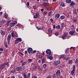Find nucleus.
<instances>
[{
  "instance_id": "9b49d317",
  "label": "nucleus",
  "mask_w": 78,
  "mask_h": 78,
  "mask_svg": "<svg viewBox=\"0 0 78 78\" xmlns=\"http://www.w3.org/2000/svg\"><path fill=\"white\" fill-rule=\"evenodd\" d=\"M61 75V71L59 70H58L56 72V73L55 74V76H60V75Z\"/></svg>"
},
{
  "instance_id": "412c9836",
  "label": "nucleus",
  "mask_w": 78,
  "mask_h": 78,
  "mask_svg": "<svg viewBox=\"0 0 78 78\" xmlns=\"http://www.w3.org/2000/svg\"><path fill=\"white\" fill-rule=\"evenodd\" d=\"M56 29H58V30H60V29H61V26H60V25H59V24L56 26Z\"/></svg>"
},
{
  "instance_id": "774afa93",
  "label": "nucleus",
  "mask_w": 78,
  "mask_h": 78,
  "mask_svg": "<svg viewBox=\"0 0 78 78\" xmlns=\"http://www.w3.org/2000/svg\"><path fill=\"white\" fill-rule=\"evenodd\" d=\"M11 78H15V76H12L11 77Z\"/></svg>"
},
{
  "instance_id": "5fc2aeb1",
  "label": "nucleus",
  "mask_w": 78,
  "mask_h": 78,
  "mask_svg": "<svg viewBox=\"0 0 78 78\" xmlns=\"http://www.w3.org/2000/svg\"><path fill=\"white\" fill-rule=\"evenodd\" d=\"M18 77L19 78H22V76H21L20 75H18Z\"/></svg>"
},
{
  "instance_id": "f03ea898",
  "label": "nucleus",
  "mask_w": 78,
  "mask_h": 78,
  "mask_svg": "<svg viewBox=\"0 0 78 78\" xmlns=\"http://www.w3.org/2000/svg\"><path fill=\"white\" fill-rule=\"evenodd\" d=\"M23 76L24 77V78H30V76H31V73H29L27 74L25 73H24L23 74Z\"/></svg>"
},
{
  "instance_id": "13d9d810",
  "label": "nucleus",
  "mask_w": 78,
  "mask_h": 78,
  "mask_svg": "<svg viewBox=\"0 0 78 78\" xmlns=\"http://www.w3.org/2000/svg\"><path fill=\"white\" fill-rule=\"evenodd\" d=\"M36 50L34 51H33V54L34 53H36Z\"/></svg>"
},
{
  "instance_id": "6ab92c4d",
  "label": "nucleus",
  "mask_w": 78,
  "mask_h": 78,
  "mask_svg": "<svg viewBox=\"0 0 78 78\" xmlns=\"http://www.w3.org/2000/svg\"><path fill=\"white\" fill-rule=\"evenodd\" d=\"M1 33L2 36H4L5 34V32L2 30L1 31Z\"/></svg>"
},
{
  "instance_id": "79ce46f5",
  "label": "nucleus",
  "mask_w": 78,
  "mask_h": 78,
  "mask_svg": "<svg viewBox=\"0 0 78 78\" xmlns=\"http://www.w3.org/2000/svg\"><path fill=\"white\" fill-rule=\"evenodd\" d=\"M77 21V20H76V19H74L73 20V22H74V23H75Z\"/></svg>"
},
{
  "instance_id": "c03bdc74",
  "label": "nucleus",
  "mask_w": 78,
  "mask_h": 78,
  "mask_svg": "<svg viewBox=\"0 0 78 78\" xmlns=\"http://www.w3.org/2000/svg\"><path fill=\"white\" fill-rule=\"evenodd\" d=\"M38 69L39 71H42V69L41 68V67H38Z\"/></svg>"
},
{
  "instance_id": "6e6552de",
  "label": "nucleus",
  "mask_w": 78,
  "mask_h": 78,
  "mask_svg": "<svg viewBox=\"0 0 78 78\" xmlns=\"http://www.w3.org/2000/svg\"><path fill=\"white\" fill-rule=\"evenodd\" d=\"M60 64V61L58 60L55 61L54 63V66H56Z\"/></svg>"
},
{
  "instance_id": "bf43d9fd",
  "label": "nucleus",
  "mask_w": 78,
  "mask_h": 78,
  "mask_svg": "<svg viewBox=\"0 0 78 78\" xmlns=\"http://www.w3.org/2000/svg\"><path fill=\"white\" fill-rule=\"evenodd\" d=\"M25 54H27V53H28V52L27 51H25Z\"/></svg>"
},
{
  "instance_id": "4d7b16f0",
  "label": "nucleus",
  "mask_w": 78,
  "mask_h": 78,
  "mask_svg": "<svg viewBox=\"0 0 78 78\" xmlns=\"http://www.w3.org/2000/svg\"><path fill=\"white\" fill-rule=\"evenodd\" d=\"M53 28L54 29H55V28H56V26H55V25H53Z\"/></svg>"
},
{
  "instance_id": "a19ab883",
  "label": "nucleus",
  "mask_w": 78,
  "mask_h": 78,
  "mask_svg": "<svg viewBox=\"0 0 78 78\" xmlns=\"http://www.w3.org/2000/svg\"><path fill=\"white\" fill-rule=\"evenodd\" d=\"M48 58L50 59L51 60L53 59V58L51 56L49 57Z\"/></svg>"
},
{
  "instance_id": "e2e57ef3",
  "label": "nucleus",
  "mask_w": 78,
  "mask_h": 78,
  "mask_svg": "<svg viewBox=\"0 0 78 78\" xmlns=\"http://www.w3.org/2000/svg\"><path fill=\"white\" fill-rule=\"evenodd\" d=\"M68 58H66L65 60H66V61H68Z\"/></svg>"
},
{
  "instance_id": "4468645a",
  "label": "nucleus",
  "mask_w": 78,
  "mask_h": 78,
  "mask_svg": "<svg viewBox=\"0 0 78 78\" xmlns=\"http://www.w3.org/2000/svg\"><path fill=\"white\" fill-rule=\"evenodd\" d=\"M75 30H72L71 31H70L69 32V34H71V35H73L75 34Z\"/></svg>"
},
{
  "instance_id": "ea45409f",
  "label": "nucleus",
  "mask_w": 78,
  "mask_h": 78,
  "mask_svg": "<svg viewBox=\"0 0 78 78\" xmlns=\"http://www.w3.org/2000/svg\"><path fill=\"white\" fill-rule=\"evenodd\" d=\"M59 34V33H58V32H56L55 33V36H58Z\"/></svg>"
},
{
  "instance_id": "2f4dec72",
  "label": "nucleus",
  "mask_w": 78,
  "mask_h": 78,
  "mask_svg": "<svg viewBox=\"0 0 78 78\" xmlns=\"http://www.w3.org/2000/svg\"><path fill=\"white\" fill-rule=\"evenodd\" d=\"M11 20H9V21H7V26H8L9 25V23H10V22H11Z\"/></svg>"
},
{
  "instance_id": "423d86ee",
  "label": "nucleus",
  "mask_w": 78,
  "mask_h": 78,
  "mask_svg": "<svg viewBox=\"0 0 78 78\" xmlns=\"http://www.w3.org/2000/svg\"><path fill=\"white\" fill-rule=\"evenodd\" d=\"M75 65H73V69L71 71V75H72L73 76V75H74L75 73Z\"/></svg>"
},
{
  "instance_id": "052dcab7",
  "label": "nucleus",
  "mask_w": 78,
  "mask_h": 78,
  "mask_svg": "<svg viewBox=\"0 0 78 78\" xmlns=\"http://www.w3.org/2000/svg\"><path fill=\"white\" fill-rule=\"evenodd\" d=\"M3 14V12H0V16H1V15Z\"/></svg>"
},
{
  "instance_id": "bb28decb",
  "label": "nucleus",
  "mask_w": 78,
  "mask_h": 78,
  "mask_svg": "<svg viewBox=\"0 0 78 78\" xmlns=\"http://www.w3.org/2000/svg\"><path fill=\"white\" fill-rule=\"evenodd\" d=\"M61 58H63V59H65V58H66V56H65L64 55H61Z\"/></svg>"
},
{
  "instance_id": "aec40b11",
  "label": "nucleus",
  "mask_w": 78,
  "mask_h": 78,
  "mask_svg": "<svg viewBox=\"0 0 78 78\" xmlns=\"http://www.w3.org/2000/svg\"><path fill=\"white\" fill-rule=\"evenodd\" d=\"M36 28L37 29V30H41L42 29V30H44V27H36Z\"/></svg>"
},
{
  "instance_id": "c9c22d12",
  "label": "nucleus",
  "mask_w": 78,
  "mask_h": 78,
  "mask_svg": "<svg viewBox=\"0 0 78 78\" xmlns=\"http://www.w3.org/2000/svg\"><path fill=\"white\" fill-rule=\"evenodd\" d=\"M72 60H69V64H72Z\"/></svg>"
},
{
  "instance_id": "ddd939ff",
  "label": "nucleus",
  "mask_w": 78,
  "mask_h": 78,
  "mask_svg": "<svg viewBox=\"0 0 78 78\" xmlns=\"http://www.w3.org/2000/svg\"><path fill=\"white\" fill-rule=\"evenodd\" d=\"M67 33L66 32L65 33H64V34L62 37V39H64L65 38H66V37H67Z\"/></svg>"
},
{
  "instance_id": "393cba45",
  "label": "nucleus",
  "mask_w": 78,
  "mask_h": 78,
  "mask_svg": "<svg viewBox=\"0 0 78 78\" xmlns=\"http://www.w3.org/2000/svg\"><path fill=\"white\" fill-rule=\"evenodd\" d=\"M66 2L67 3H70L71 0H66Z\"/></svg>"
},
{
  "instance_id": "c85d7f7f",
  "label": "nucleus",
  "mask_w": 78,
  "mask_h": 78,
  "mask_svg": "<svg viewBox=\"0 0 78 78\" xmlns=\"http://www.w3.org/2000/svg\"><path fill=\"white\" fill-rule=\"evenodd\" d=\"M52 31L53 30H49L48 31L49 34H51V33H52Z\"/></svg>"
},
{
  "instance_id": "39448f33",
  "label": "nucleus",
  "mask_w": 78,
  "mask_h": 78,
  "mask_svg": "<svg viewBox=\"0 0 78 78\" xmlns=\"http://www.w3.org/2000/svg\"><path fill=\"white\" fill-rule=\"evenodd\" d=\"M22 41V38H18L16 40H15V43L16 44H18L19 42H21Z\"/></svg>"
},
{
  "instance_id": "864d4df0",
  "label": "nucleus",
  "mask_w": 78,
  "mask_h": 78,
  "mask_svg": "<svg viewBox=\"0 0 78 78\" xmlns=\"http://www.w3.org/2000/svg\"><path fill=\"white\" fill-rule=\"evenodd\" d=\"M70 14H68L67 15L66 17H70Z\"/></svg>"
},
{
  "instance_id": "c756f323",
  "label": "nucleus",
  "mask_w": 78,
  "mask_h": 78,
  "mask_svg": "<svg viewBox=\"0 0 78 78\" xmlns=\"http://www.w3.org/2000/svg\"><path fill=\"white\" fill-rule=\"evenodd\" d=\"M26 64H27V62H23L22 63L21 66H24V65H25Z\"/></svg>"
},
{
  "instance_id": "4be33fe9",
  "label": "nucleus",
  "mask_w": 78,
  "mask_h": 78,
  "mask_svg": "<svg viewBox=\"0 0 78 78\" xmlns=\"http://www.w3.org/2000/svg\"><path fill=\"white\" fill-rule=\"evenodd\" d=\"M53 14V12L52 11H50L49 12H48V16H51L52 14Z\"/></svg>"
},
{
  "instance_id": "b1692460",
  "label": "nucleus",
  "mask_w": 78,
  "mask_h": 78,
  "mask_svg": "<svg viewBox=\"0 0 78 78\" xmlns=\"http://www.w3.org/2000/svg\"><path fill=\"white\" fill-rule=\"evenodd\" d=\"M75 5V3H74V2H71V3L70 4V5H71V6H74Z\"/></svg>"
},
{
  "instance_id": "473e14b6",
  "label": "nucleus",
  "mask_w": 78,
  "mask_h": 78,
  "mask_svg": "<svg viewBox=\"0 0 78 78\" xmlns=\"http://www.w3.org/2000/svg\"><path fill=\"white\" fill-rule=\"evenodd\" d=\"M73 14H76V9L73 11Z\"/></svg>"
},
{
  "instance_id": "58836bf2",
  "label": "nucleus",
  "mask_w": 78,
  "mask_h": 78,
  "mask_svg": "<svg viewBox=\"0 0 78 78\" xmlns=\"http://www.w3.org/2000/svg\"><path fill=\"white\" fill-rule=\"evenodd\" d=\"M4 17L5 19H7V18H8V16L7 15V14H5L4 15Z\"/></svg>"
},
{
  "instance_id": "72a5a7b5",
  "label": "nucleus",
  "mask_w": 78,
  "mask_h": 78,
  "mask_svg": "<svg viewBox=\"0 0 78 78\" xmlns=\"http://www.w3.org/2000/svg\"><path fill=\"white\" fill-rule=\"evenodd\" d=\"M78 62V58H77L75 61V64H77Z\"/></svg>"
},
{
  "instance_id": "0e129e2a",
  "label": "nucleus",
  "mask_w": 78,
  "mask_h": 78,
  "mask_svg": "<svg viewBox=\"0 0 78 78\" xmlns=\"http://www.w3.org/2000/svg\"><path fill=\"white\" fill-rule=\"evenodd\" d=\"M44 9H41V11H42V12H43V11H44Z\"/></svg>"
},
{
  "instance_id": "a211bd4d",
  "label": "nucleus",
  "mask_w": 78,
  "mask_h": 78,
  "mask_svg": "<svg viewBox=\"0 0 78 78\" xmlns=\"http://www.w3.org/2000/svg\"><path fill=\"white\" fill-rule=\"evenodd\" d=\"M41 5L42 6H45L46 7L47 6V3L45 2H44L43 4H41Z\"/></svg>"
},
{
  "instance_id": "9d476101",
  "label": "nucleus",
  "mask_w": 78,
  "mask_h": 78,
  "mask_svg": "<svg viewBox=\"0 0 78 78\" xmlns=\"http://www.w3.org/2000/svg\"><path fill=\"white\" fill-rule=\"evenodd\" d=\"M5 66H6L5 63L2 64L0 66V69H4L5 67Z\"/></svg>"
},
{
  "instance_id": "7ed1b4c3",
  "label": "nucleus",
  "mask_w": 78,
  "mask_h": 78,
  "mask_svg": "<svg viewBox=\"0 0 78 78\" xmlns=\"http://www.w3.org/2000/svg\"><path fill=\"white\" fill-rule=\"evenodd\" d=\"M27 51L29 55H32L33 54V49L31 48H27Z\"/></svg>"
},
{
  "instance_id": "2eb2a0df",
  "label": "nucleus",
  "mask_w": 78,
  "mask_h": 78,
  "mask_svg": "<svg viewBox=\"0 0 78 78\" xmlns=\"http://www.w3.org/2000/svg\"><path fill=\"white\" fill-rule=\"evenodd\" d=\"M59 14L58 13H56L55 15V18L56 19H58L59 17Z\"/></svg>"
},
{
  "instance_id": "f3484780",
  "label": "nucleus",
  "mask_w": 78,
  "mask_h": 78,
  "mask_svg": "<svg viewBox=\"0 0 78 78\" xmlns=\"http://www.w3.org/2000/svg\"><path fill=\"white\" fill-rule=\"evenodd\" d=\"M61 27V29L62 30L63 28L65 27V24L64 23H61L60 24Z\"/></svg>"
},
{
  "instance_id": "20e7f679",
  "label": "nucleus",
  "mask_w": 78,
  "mask_h": 78,
  "mask_svg": "<svg viewBox=\"0 0 78 78\" xmlns=\"http://www.w3.org/2000/svg\"><path fill=\"white\" fill-rule=\"evenodd\" d=\"M34 19H39V12H37L35 13V15L34 16Z\"/></svg>"
},
{
  "instance_id": "8fccbe9b",
  "label": "nucleus",
  "mask_w": 78,
  "mask_h": 78,
  "mask_svg": "<svg viewBox=\"0 0 78 78\" xmlns=\"http://www.w3.org/2000/svg\"><path fill=\"white\" fill-rule=\"evenodd\" d=\"M50 20L51 22L53 23V19H50Z\"/></svg>"
},
{
  "instance_id": "69168bd1",
  "label": "nucleus",
  "mask_w": 78,
  "mask_h": 78,
  "mask_svg": "<svg viewBox=\"0 0 78 78\" xmlns=\"http://www.w3.org/2000/svg\"><path fill=\"white\" fill-rule=\"evenodd\" d=\"M33 70H36V68L35 67H34V68H33Z\"/></svg>"
},
{
  "instance_id": "603ef678",
  "label": "nucleus",
  "mask_w": 78,
  "mask_h": 78,
  "mask_svg": "<svg viewBox=\"0 0 78 78\" xmlns=\"http://www.w3.org/2000/svg\"><path fill=\"white\" fill-rule=\"evenodd\" d=\"M28 61L29 62H31V61H32V59H28Z\"/></svg>"
},
{
  "instance_id": "3c124183",
  "label": "nucleus",
  "mask_w": 78,
  "mask_h": 78,
  "mask_svg": "<svg viewBox=\"0 0 78 78\" xmlns=\"http://www.w3.org/2000/svg\"><path fill=\"white\" fill-rule=\"evenodd\" d=\"M47 12L45 11L44 12L43 14H44V15H45V14H47Z\"/></svg>"
},
{
  "instance_id": "f8f14e48",
  "label": "nucleus",
  "mask_w": 78,
  "mask_h": 78,
  "mask_svg": "<svg viewBox=\"0 0 78 78\" xmlns=\"http://www.w3.org/2000/svg\"><path fill=\"white\" fill-rule=\"evenodd\" d=\"M16 70L18 72H21V71H22V67L20 66L17 67L16 68Z\"/></svg>"
},
{
  "instance_id": "a18cd8bd",
  "label": "nucleus",
  "mask_w": 78,
  "mask_h": 78,
  "mask_svg": "<svg viewBox=\"0 0 78 78\" xmlns=\"http://www.w3.org/2000/svg\"><path fill=\"white\" fill-rule=\"evenodd\" d=\"M38 58H43V56H42L41 55H38Z\"/></svg>"
},
{
  "instance_id": "4c0bfd02",
  "label": "nucleus",
  "mask_w": 78,
  "mask_h": 78,
  "mask_svg": "<svg viewBox=\"0 0 78 78\" xmlns=\"http://www.w3.org/2000/svg\"><path fill=\"white\" fill-rule=\"evenodd\" d=\"M7 55H8V52H5L4 53V56H7Z\"/></svg>"
},
{
  "instance_id": "6e6d98bb",
  "label": "nucleus",
  "mask_w": 78,
  "mask_h": 78,
  "mask_svg": "<svg viewBox=\"0 0 78 78\" xmlns=\"http://www.w3.org/2000/svg\"><path fill=\"white\" fill-rule=\"evenodd\" d=\"M20 54V55H22V56H23V53H22L21 52H19Z\"/></svg>"
},
{
  "instance_id": "680f3d73",
  "label": "nucleus",
  "mask_w": 78,
  "mask_h": 78,
  "mask_svg": "<svg viewBox=\"0 0 78 78\" xmlns=\"http://www.w3.org/2000/svg\"><path fill=\"white\" fill-rule=\"evenodd\" d=\"M0 51H3V49L2 48H0Z\"/></svg>"
},
{
  "instance_id": "7c9ffc66",
  "label": "nucleus",
  "mask_w": 78,
  "mask_h": 78,
  "mask_svg": "<svg viewBox=\"0 0 78 78\" xmlns=\"http://www.w3.org/2000/svg\"><path fill=\"white\" fill-rule=\"evenodd\" d=\"M15 69L14 68L11 71V73H14V72H15Z\"/></svg>"
},
{
  "instance_id": "dca6fc26",
  "label": "nucleus",
  "mask_w": 78,
  "mask_h": 78,
  "mask_svg": "<svg viewBox=\"0 0 78 78\" xmlns=\"http://www.w3.org/2000/svg\"><path fill=\"white\" fill-rule=\"evenodd\" d=\"M59 5L62 6V7H64L65 6V5H64V3H63L62 2H60L59 3Z\"/></svg>"
},
{
  "instance_id": "de8ad7c7",
  "label": "nucleus",
  "mask_w": 78,
  "mask_h": 78,
  "mask_svg": "<svg viewBox=\"0 0 78 78\" xmlns=\"http://www.w3.org/2000/svg\"><path fill=\"white\" fill-rule=\"evenodd\" d=\"M4 45L6 48H7V47H8V45H7V44L6 43H5Z\"/></svg>"
},
{
  "instance_id": "e433bc0d",
  "label": "nucleus",
  "mask_w": 78,
  "mask_h": 78,
  "mask_svg": "<svg viewBox=\"0 0 78 78\" xmlns=\"http://www.w3.org/2000/svg\"><path fill=\"white\" fill-rule=\"evenodd\" d=\"M11 35L12 37H14V32H12L11 33Z\"/></svg>"
},
{
  "instance_id": "49530a36",
  "label": "nucleus",
  "mask_w": 78,
  "mask_h": 78,
  "mask_svg": "<svg viewBox=\"0 0 78 78\" xmlns=\"http://www.w3.org/2000/svg\"><path fill=\"white\" fill-rule=\"evenodd\" d=\"M5 66H9V63L8 62H6V63H5Z\"/></svg>"
},
{
  "instance_id": "37998d69",
  "label": "nucleus",
  "mask_w": 78,
  "mask_h": 78,
  "mask_svg": "<svg viewBox=\"0 0 78 78\" xmlns=\"http://www.w3.org/2000/svg\"><path fill=\"white\" fill-rule=\"evenodd\" d=\"M43 67L44 68H45V67H47V65L46 64H44L43 65Z\"/></svg>"
},
{
  "instance_id": "f257e3e1",
  "label": "nucleus",
  "mask_w": 78,
  "mask_h": 78,
  "mask_svg": "<svg viewBox=\"0 0 78 78\" xmlns=\"http://www.w3.org/2000/svg\"><path fill=\"white\" fill-rule=\"evenodd\" d=\"M16 24H17V21H14L12 23H10V27L9 28V29L10 30L11 29V27H14Z\"/></svg>"
},
{
  "instance_id": "5701e85b",
  "label": "nucleus",
  "mask_w": 78,
  "mask_h": 78,
  "mask_svg": "<svg viewBox=\"0 0 78 78\" xmlns=\"http://www.w3.org/2000/svg\"><path fill=\"white\" fill-rule=\"evenodd\" d=\"M6 21L5 20H2L1 21V24H3V23H5Z\"/></svg>"
},
{
  "instance_id": "1a4fd4ad",
  "label": "nucleus",
  "mask_w": 78,
  "mask_h": 78,
  "mask_svg": "<svg viewBox=\"0 0 78 78\" xmlns=\"http://www.w3.org/2000/svg\"><path fill=\"white\" fill-rule=\"evenodd\" d=\"M46 52V53H47V54H48V55H47V56H49V55H51V51L50 49H48V50H47Z\"/></svg>"
},
{
  "instance_id": "0eeeda50",
  "label": "nucleus",
  "mask_w": 78,
  "mask_h": 78,
  "mask_svg": "<svg viewBox=\"0 0 78 78\" xmlns=\"http://www.w3.org/2000/svg\"><path fill=\"white\" fill-rule=\"evenodd\" d=\"M11 34H9L7 37V43L8 44H9L10 41H11Z\"/></svg>"
},
{
  "instance_id": "338daca9",
  "label": "nucleus",
  "mask_w": 78,
  "mask_h": 78,
  "mask_svg": "<svg viewBox=\"0 0 78 78\" xmlns=\"http://www.w3.org/2000/svg\"><path fill=\"white\" fill-rule=\"evenodd\" d=\"M48 78H51V76H49L48 77Z\"/></svg>"
},
{
  "instance_id": "cd10ccee",
  "label": "nucleus",
  "mask_w": 78,
  "mask_h": 78,
  "mask_svg": "<svg viewBox=\"0 0 78 78\" xmlns=\"http://www.w3.org/2000/svg\"><path fill=\"white\" fill-rule=\"evenodd\" d=\"M30 6V3H29V2H27V3L26 4V6L27 7V8H29L28 6Z\"/></svg>"
},
{
  "instance_id": "09e8293b",
  "label": "nucleus",
  "mask_w": 78,
  "mask_h": 78,
  "mask_svg": "<svg viewBox=\"0 0 78 78\" xmlns=\"http://www.w3.org/2000/svg\"><path fill=\"white\" fill-rule=\"evenodd\" d=\"M33 8L34 9H36L37 8H36V6H34L33 7Z\"/></svg>"
},
{
  "instance_id": "a878e982",
  "label": "nucleus",
  "mask_w": 78,
  "mask_h": 78,
  "mask_svg": "<svg viewBox=\"0 0 78 78\" xmlns=\"http://www.w3.org/2000/svg\"><path fill=\"white\" fill-rule=\"evenodd\" d=\"M65 18V16H62L60 17V19H64Z\"/></svg>"
},
{
  "instance_id": "f704fd0d",
  "label": "nucleus",
  "mask_w": 78,
  "mask_h": 78,
  "mask_svg": "<svg viewBox=\"0 0 78 78\" xmlns=\"http://www.w3.org/2000/svg\"><path fill=\"white\" fill-rule=\"evenodd\" d=\"M45 59L43 58L42 59V64L44 63V62H45Z\"/></svg>"
}]
</instances>
